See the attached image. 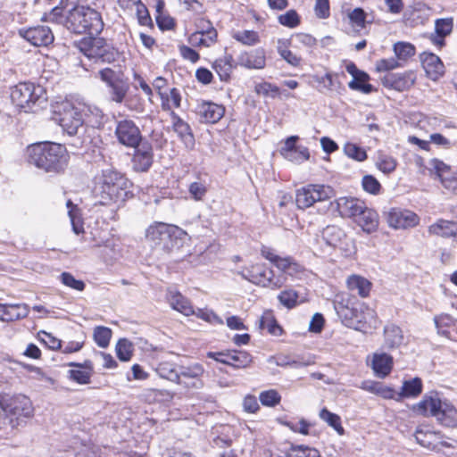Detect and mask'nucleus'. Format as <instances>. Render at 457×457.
<instances>
[{
  "mask_svg": "<svg viewBox=\"0 0 457 457\" xmlns=\"http://www.w3.org/2000/svg\"><path fill=\"white\" fill-rule=\"evenodd\" d=\"M336 204L337 209L342 217L352 218L353 220L365 207L362 201L354 197H339Z\"/></svg>",
  "mask_w": 457,
  "mask_h": 457,
  "instance_id": "5701e85b",
  "label": "nucleus"
},
{
  "mask_svg": "<svg viewBox=\"0 0 457 457\" xmlns=\"http://www.w3.org/2000/svg\"><path fill=\"white\" fill-rule=\"evenodd\" d=\"M186 235V231L179 227L163 222H154L145 230L146 239L166 252L178 247L179 241Z\"/></svg>",
  "mask_w": 457,
  "mask_h": 457,
  "instance_id": "0eeeda50",
  "label": "nucleus"
},
{
  "mask_svg": "<svg viewBox=\"0 0 457 457\" xmlns=\"http://www.w3.org/2000/svg\"><path fill=\"white\" fill-rule=\"evenodd\" d=\"M117 141L125 147L137 148L142 143V134L137 125L129 119L116 122L114 130Z\"/></svg>",
  "mask_w": 457,
  "mask_h": 457,
  "instance_id": "dca6fc26",
  "label": "nucleus"
},
{
  "mask_svg": "<svg viewBox=\"0 0 457 457\" xmlns=\"http://www.w3.org/2000/svg\"><path fill=\"white\" fill-rule=\"evenodd\" d=\"M427 170L431 177L437 178L449 192L457 195V170H453L444 162L434 158L429 160Z\"/></svg>",
  "mask_w": 457,
  "mask_h": 457,
  "instance_id": "2eb2a0df",
  "label": "nucleus"
},
{
  "mask_svg": "<svg viewBox=\"0 0 457 457\" xmlns=\"http://www.w3.org/2000/svg\"><path fill=\"white\" fill-rule=\"evenodd\" d=\"M60 280L67 287L79 292L83 291L86 287L84 281L76 279L71 273L66 271L60 275Z\"/></svg>",
  "mask_w": 457,
  "mask_h": 457,
  "instance_id": "680f3d73",
  "label": "nucleus"
},
{
  "mask_svg": "<svg viewBox=\"0 0 457 457\" xmlns=\"http://www.w3.org/2000/svg\"><path fill=\"white\" fill-rule=\"evenodd\" d=\"M393 363L391 355L386 353H374L371 360V368L378 378H384L390 374Z\"/></svg>",
  "mask_w": 457,
  "mask_h": 457,
  "instance_id": "c756f323",
  "label": "nucleus"
},
{
  "mask_svg": "<svg viewBox=\"0 0 457 457\" xmlns=\"http://www.w3.org/2000/svg\"><path fill=\"white\" fill-rule=\"evenodd\" d=\"M116 354L122 361H128L131 359L133 354V345L126 338H121L116 344Z\"/></svg>",
  "mask_w": 457,
  "mask_h": 457,
  "instance_id": "3c124183",
  "label": "nucleus"
},
{
  "mask_svg": "<svg viewBox=\"0 0 457 457\" xmlns=\"http://www.w3.org/2000/svg\"><path fill=\"white\" fill-rule=\"evenodd\" d=\"M195 30L188 37V43L195 47H211L218 41V31L205 18H197L194 22Z\"/></svg>",
  "mask_w": 457,
  "mask_h": 457,
  "instance_id": "f8f14e48",
  "label": "nucleus"
},
{
  "mask_svg": "<svg viewBox=\"0 0 457 457\" xmlns=\"http://www.w3.org/2000/svg\"><path fill=\"white\" fill-rule=\"evenodd\" d=\"M369 79L370 76L365 73V77L362 78V76H359L350 81L348 83V87L353 90L361 91L364 94H370L374 90V88L372 85L367 83Z\"/></svg>",
  "mask_w": 457,
  "mask_h": 457,
  "instance_id": "6e6d98bb",
  "label": "nucleus"
},
{
  "mask_svg": "<svg viewBox=\"0 0 457 457\" xmlns=\"http://www.w3.org/2000/svg\"><path fill=\"white\" fill-rule=\"evenodd\" d=\"M380 80L384 87L397 91L410 89L415 83L416 76L413 71L403 73H386Z\"/></svg>",
  "mask_w": 457,
  "mask_h": 457,
  "instance_id": "aec40b11",
  "label": "nucleus"
},
{
  "mask_svg": "<svg viewBox=\"0 0 457 457\" xmlns=\"http://www.w3.org/2000/svg\"><path fill=\"white\" fill-rule=\"evenodd\" d=\"M394 52L399 60H407L415 54V47L411 43L397 42L394 45Z\"/></svg>",
  "mask_w": 457,
  "mask_h": 457,
  "instance_id": "4d7b16f0",
  "label": "nucleus"
},
{
  "mask_svg": "<svg viewBox=\"0 0 457 457\" xmlns=\"http://www.w3.org/2000/svg\"><path fill=\"white\" fill-rule=\"evenodd\" d=\"M132 159L133 168L137 171H146L153 163V149L147 142H142L135 148Z\"/></svg>",
  "mask_w": 457,
  "mask_h": 457,
  "instance_id": "b1692460",
  "label": "nucleus"
},
{
  "mask_svg": "<svg viewBox=\"0 0 457 457\" xmlns=\"http://www.w3.org/2000/svg\"><path fill=\"white\" fill-rule=\"evenodd\" d=\"M278 22L287 28L294 29L300 25L301 17L294 9L288 10L287 12L278 17Z\"/></svg>",
  "mask_w": 457,
  "mask_h": 457,
  "instance_id": "603ef678",
  "label": "nucleus"
},
{
  "mask_svg": "<svg viewBox=\"0 0 457 457\" xmlns=\"http://www.w3.org/2000/svg\"><path fill=\"white\" fill-rule=\"evenodd\" d=\"M238 64L247 68L262 70L266 66V54L263 48L244 52L238 56Z\"/></svg>",
  "mask_w": 457,
  "mask_h": 457,
  "instance_id": "393cba45",
  "label": "nucleus"
},
{
  "mask_svg": "<svg viewBox=\"0 0 457 457\" xmlns=\"http://www.w3.org/2000/svg\"><path fill=\"white\" fill-rule=\"evenodd\" d=\"M111 337L112 330L107 327L98 326L94 329V339L99 347H107Z\"/></svg>",
  "mask_w": 457,
  "mask_h": 457,
  "instance_id": "864d4df0",
  "label": "nucleus"
},
{
  "mask_svg": "<svg viewBox=\"0 0 457 457\" xmlns=\"http://www.w3.org/2000/svg\"><path fill=\"white\" fill-rule=\"evenodd\" d=\"M415 439L421 446L432 451H440L441 448L450 447L445 439V436L438 431L432 430L428 426H419L414 434Z\"/></svg>",
  "mask_w": 457,
  "mask_h": 457,
  "instance_id": "a211bd4d",
  "label": "nucleus"
},
{
  "mask_svg": "<svg viewBox=\"0 0 457 457\" xmlns=\"http://www.w3.org/2000/svg\"><path fill=\"white\" fill-rule=\"evenodd\" d=\"M423 388L422 380L420 378H412L403 382L401 391L397 395L396 401L403 398H416Z\"/></svg>",
  "mask_w": 457,
  "mask_h": 457,
  "instance_id": "4c0bfd02",
  "label": "nucleus"
},
{
  "mask_svg": "<svg viewBox=\"0 0 457 457\" xmlns=\"http://www.w3.org/2000/svg\"><path fill=\"white\" fill-rule=\"evenodd\" d=\"M66 27L76 34H99L104 23L99 12L87 6H76L69 12L66 17Z\"/></svg>",
  "mask_w": 457,
  "mask_h": 457,
  "instance_id": "423d86ee",
  "label": "nucleus"
},
{
  "mask_svg": "<svg viewBox=\"0 0 457 457\" xmlns=\"http://www.w3.org/2000/svg\"><path fill=\"white\" fill-rule=\"evenodd\" d=\"M453 27L452 18L437 19L435 22L436 35L431 36V41L434 45L442 47L445 45V37L449 35Z\"/></svg>",
  "mask_w": 457,
  "mask_h": 457,
  "instance_id": "f704fd0d",
  "label": "nucleus"
},
{
  "mask_svg": "<svg viewBox=\"0 0 457 457\" xmlns=\"http://www.w3.org/2000/svg\"><path fill=\"white\" fill-rule=\"evenodd\" d=\"M413 411L422 416H432L442 425L457 427V410L446 400L442 401L437 393L427 394L422 400L412 407Z\"/></svg>",
  "mask_w": 457,
  "mask_h": 457,
  "instance_id": "20e7f679",
  "label": "nucleus"
},
{
  "mask_svg": "<svg viewBox=\"0 0 457 457\" xmlns=\"http://www.w3.org/2000/svg\"><path fill=\"white\" fill-rule=\"evenodd\" d=\"M261 253L262 257L273 263L279 270L290 277L301 278L305 272L304 267L294 258L279 256L270 247L262 246Z\"/></svg>",
  "mask_w": 457,
  "mask_h": 457,
  "instance_id": "4468645a",
  "label": "nucleus"
},
{
  "mask_svg": "<svg viewBox=\"0 0 457 457\" xmlns=\"http://www.w3.org/2000/svg\"><path fill=\"white\" fill-rule=\"evenodd\" d=\"M255 92L258 95H262L264 96H271L275 97L278 95L279 89L277 86L269 83V82H262L256 84Z\"/></svg>",
  "mask_w": 457,
  "mask_h": 457,
  "instance_id": "338daca9",
  "label": "nucleus"
},
{
  "mask_svg": "<svg viewBox=\"0 0 457 457\" xmlns=\"http://www.w3.org/2000/svg\"><path fill=\"white\" fill-rule=\"evenodd\" d=\"M251 362V355L245 351H230L228 354H227V359L221 360V363L230 365L237 369L247 368Z\"/></svg>",
  "mask_w": 457,
  "mask_h": 457,
  "instance_id": "58836bf2",
  "label": "nucleus"
},
{
  "mask_svg": "<svg viewBox=\"0 0 457 457\" xmlns=\"http://www.w3.org/2000/svg\"><path fill=\"white\" fill-rule=\"evenodd\" d=\"M204 367L199 363L182 366L178 373L176 382L188 390H198L204 386Z\"/></svg>",
  "mask_w": 457,
  "mask_h": 457,
  "instance_id": "f3484780",
  "label": "nucleus"
},
{
  "mask_svg": "<svg viewBox=\"0 0 457 457\" xmlns=\"http://www.w3.org/2000/svg\"><path fill=\"white\" fill-rule=\"evenodd\" d=\"M346 287L348 290L356 291L361 297L366 298L370 293L372 284L366 278L353 274L346 278Z\"/></svg>",
  "mask_w": 457,
  "mask_h": 457,
  "instance_id": "473e14b6",
  "label": "nucleus"
},
{
  "mask_svg": "<svg viewBox=\"0 0 457 457\" xmlns=\"http://www.w3.org/2000/svg\"><path fill=\"white\" fill-rule=\"evenodd\" d=\"M260 328L262 329H266L273 336H279L282 332L281 327L277 323V320L270 311H266L262 315L260 319Z\"/></svg>",
  "mask_w": 457,
  "mask_h": 457,
  "instance_id": "c03bdc74",
  "label": "nucleus"
},
{
  "mask_svg": "<svg viewBox=\"0 0 457 457\" xmlns=\"http://www.w3.org/2000/svg\"><path fill=\"white\" fill-rule=\"evenodd\" d=\"M284 158L291 162L300 164L309 160L310 152L307 147L298 145V147L295 150L292 151L290 154L284 156Z\"/></svg>",
  "mask_w": 457,
  "mask_h": 457,
  "instance_id": "13d9d810",
  "label": "nucleus"
},
{
  "mask_svg": "<svg viewBox=\"0 0 457 457\" xmlns=\"http://www.w3.org/2000/svg\"><path fill=\"white\" fill-rule=\"evenodd\" d=\"M287 457H321L320 453L312 447L304 445H293L290 447Z\"/></svg>",
  "mask_w": 457,
  "mask_h": 457,
  "instance_id": "5fc2aeb1",
  "label": "nucleus"
},
{
  "mask_svg": "<svg viewBox=\"0 0 457 457\" xmlns=\"http://www.w3.org/2000/svg\"><path fill=\"white\" fill-rule=\"evenodd\" d=\"M27 160L30 164L46 172L61 173L69 162V153L63 145L37 143L28 146Z\"/></svg>",
  "mask_w": 457,
  "mask_h": 457,
  "instance_id": "f257e3e1",
  "label": "nucleus"
},
{
  "mask_svg": "<svg viewBox=\"0 0 457 457\" xmlns=\"http://www.w3.org/2000/svg\"><path fill=\"white\" fill-rule=\"evenodd\" d=\"M232 37L237 42L252 46L260 43V36L258 32L254 30H239L233 33Z\"/></svg>",
  "mask_w": 457,
  "mask_h": 457,
  "instance_id": "49530a36",
  "label": "nucleus"
},
{
  "mask_svg": "<svg viewBox=\"0 0 457 457\" xmlns=\"http://www.w3.org/2000/svg\"><path fill=\"white\" fill-rule=\"evenodd\" d=\"M89 113L96 117L102 116V112L97 107L80 102L66 101L61 104L59 110V123L68 135L73 136L83 125L84 117H87Z\"/></svg>",
  "mask_w": 457,
  "mask_h": 457,
  "instance_id": "39448f33",
  "label": "nucleus"
},
{
  "mask_svg": "<svg viewBox=\"0 0 457 457\" xmlns=\"http://www.w3.org/2000/svg\"><path fill=\"white\" fill-rule=\"evenodd\" d=\"M191 197L195 201H202L207 193V187L203 182H193L188 187Z\"/></svg>",
  "mask_w": 457,
  "mask_h": 457,
  "instance_id": "774afa93",
  "label": "nucleus"
},
{
  "mask_svg": "<svg viewBox=\"0 0 457 457\" xmlns=\"http://www.w3.org/2000/svg\"><path fill=\"white\" fill-rule=\"evenodd\" d=\"M434 323L439 335L450 337L449 328L455 325L456 320L451 315L442 313L434 317Z\"/></svg>",
  "mask_w": 457,
  "mask_h": 457,
  "instance_id": "a18cd8bd",
  "label": "nucleus"
},
{
  "mask_svg": "<svg viewBox=\"0 0 457 457\" xmlns=\"http://www.w3.org/2000/svg\"><path fill=\"white\" fill-rule=\"evenodd\" d=\"M259 399L262 405L273 407L279 403L281 396L275 389H270L262 392Z\"/></svg>",
  "mask_w": 457,
  "mask_h": 457,
  "instance_id": "052dcab7",
  "label": "nucleus"
},
{
  "mask_svg": "<svg viewBox=\"0 0 457 457\" xmlns=\"http://www.w3.org/2000/svg\"><path fill=\"white\" fill-rule=\"evenodd\" d=\"M244 279H246L255 285L279 288L284 285V279L280 277H275L272 270L263 264H254L249 269L239 272Z\"/></svg>",
  "mask_w": 457,
  "mask_h": 457,
  "instance_id": "9b49d317",
  "label": "nucleus"
},
{
  "mask_svg": "<svg viewBox=\"0 0 457 457\" xmlns=\"http://www.w3.org/2000/svg\"><path fill=\"white\" fill-rule=\"evenodd\" d=\"M422 66L429 79L437 80L445 73V65L441 59L432 53H423L421 55Z\"/></svg>",
  "mask_w": 457,
  "mask_h": 457,
  "instance_id": "a878e982",
  "label": "nucleus"
},
{
  "mask_svg": "<svg viewBox=\"0 0 457 457\" xmlns=\"http://www.w3.org/2000/svg\"><path fill=\"white\" fill-rule=\"evenodd\" d=\"M192 315H195L197 318L211 324H223V320L216 313L209 309H197Z\"/></svg>",
  "mask_w": 457,
  "mask_h": 457,
  "instance_id": "0e129e2a",
  "label": "nucleus"
},
{
  "mask_svg": "<svg viewBox=\"0 0 457 457\" xmlns=\"http://www.w3.org/2000/svg\"><path fill=\"white\" fill-rule=\"evenodd\" d=\"M172 127L185 145L192 149L195 145V137L189 125L184 121L175 112H171Z\"/></svg>",
  "mask_w": 457,
  "mask_h": 457,
  "instance_id": "cd10ccee",
  "label": "nucleus"
},
{
  "mask_svg": "<svg viewBox=\"0 0 457 457\" xmlns=\"http://www.w3.org/2000/svg\"><path fill=\"white\" fill-rule=\"evenodd\" d=\"M354 221L362 228L366 233H372L378 229V214L376 211L368 208L366 205L361 213H360Z\"/></svg>",
  "mask_w": 457,
  "mask_h": 457,
  "instance_id": "7c9ffc66",
  "label": "nucleus"
},
{
  "mask_svg": "<svg viewBox=\"0 0 457 457\" xmlns=\"http://www.w3.org/2000/svg\"><path fill=\"white\" fill-rule=\"evenodd\" d=\"M429 236L441 237L444 238L457 237V224L453 221L438 219L428 228Z\"/></svg>",
  "mask_w": 457,
  "mask_h": 457,
  "instance_id": "c85d7f7f",
  "label": "nucleus"
},
{
  "mask_svg": "<svg viewBox=\"0 0 457 457\" xmlns=\"http://www.w3.org/2000/svg\"><path fill=\"white\" fill-rule=\"evenodd\" d=\"M232 61V56L226 54L213 62L212 68L219 75L220 80L227 81L230 78L233 70Z\"/></svg>",
  "mask_w": 457,
  "mask_h": 457,
  "instance_id": "79ce46f5",
  "label": "nucleus"
},
{
  "mask_svg": "<svg viewBox=\"0 0 457 457\" xmlns=\"http://www.w3.org/2000/svg\"><path fill=\"white\" fill-rule=\"evenodd\" d=\"M322 242L331 248H338L342 251L348 250V238L345 233L337 226H328L321 234Z\"/></svg>",
  "mask_w": 457,
  "mask_h": 457,
  "instance_id": "412c9836",
  "label": "nucleus"
},
{
  "mask_svg": "<svg viewBox=\"0 0 457 457\" xmlns=\"http://www.w3.org/2000/svg\"><path fill=\"white\" fill-rule=\"evenodd\" d=\"M337 313L342 322L348 328L367 332L378 325V317L375 310L361 302L351 303L349 297H342L335 303Z\"/></svg>",
  "mask_w": 457,
  "mask_h": 457,
  "instance_id": "f03ea898",
  "label": "nucleus"
},
{
  "mask_svg": "<svg viewBox=\"0 0 457 457\" xmlns=\"http://www.w3.org/2000/svg\"><path fill=\"white\" fill-rule=\"evenodd\" d=\"M320 418L332 427L339 435L344 434V428L341 425L340 417L329 411L326 408L322 409L320 412Z\"/></svg>",
  "mask_w": 457,
  "mask_h": 457,
  "instance_id": "8fccbe9b",
  "label": "nucleus"
},
{
  "mask_svg": "<svg viewBox=\"0 0 457 457\" xmlns=\"http://www.w3.org/2000/svg\"><path fill=\"white\" fill-rule=\"evenodd\" d=\"M4 321L10 322L28 316L29 309L25 303H4Z\"/></svg>",
  "mask_w": 457,
  "mask_h": 457,
  "instance_id": "a19ab883",
  "label": "nucleus"
},
{
  "mask_svg": "<svg viewBox=\"0 0 457 457\" xmlns=\"http://www.w3.org/2000/svg\"><path fill=\"white\" fill-rule=\"evenodd\" d=\"M335 195L334 189L327 185L310 184L296 191L295 202L300 209H306L317 202H323Z\"/></svg>",
  "mask_w": 457,
  "mask_h": 457,
  "instance_id": "9d476101",
  "label": "nucleus"
},
{
  "mask_svg": "<svg viewBox=\"0 0 457 457\" xmlns=\"http://www.w3.org/2000/svg\"><path fill=\"white\" fill-rule=\"evenodd\" d=\"M155 371L161 378L172 382H176L178 378L179 371L175 370V365L169 361L159 362L155 368Z\"/></svg>",
  "mask_w": 457,
  "mask_h": 457,
  "instance_id": "09e8293b",
  "label": "nucleus"
},
{
  "mask_svg": "<svg viewBox=\"0 0 457 457\" xmlns=\"http://www.w3.org/2000/svg\"><path fill=\"white\" fill-rule=\"evenodd\" d=\"M361 185L363 189L371 194V195H378L380 192L381 185L378 181V179L371 176V175H365L362 178Z\"/></svg>",
  "mask_w": 457,
  "mask_h": 457,
  "instance_id": "69168bd1",
  "label": "nucleus"
},
{
  "mask_svg": "<svg viewBox=\"0 0 457 457\" xmlns=\"http://www.w3.org/2000/svg\"><path fill=\"white\" fill-rule=\"evenodd\" d=\"M278 301L281 304L286 306L288 309L294 308L299 303V295L298 293L293 289H287L282 291L278 296Z\"/></svg>",
  "mask_w": 457,
  "mask_h": 457,
  "instance_id": "bf43d9fd",
  "label": "nucleus"
},
{
  "mask_svg": "<svg viewBox=\"0 0 457 457\" xmlns=\"http://www.w3.org/2000/svg\"><path fill=\"white\" fill-rule=\"evenodd\" d=\"M129 84L127 81L116 85L114 87L110 88V97L112 102L121 104L129 91Z\"/></svg>",
  "mask_w": 457,
  "mask_h": 457,
  "instance_id": "e2e57ef3",
  "label": "nucleus"
},
{
  "mask_svg": "<svg viewBox=\"0 0 457 457\" xmlns=\"http://www.w3.org/2000/svg\"><path fill=\"white\" fill-rule=\"evenodd\" d=\"M343 151L347 157L356 162H364L368 158L366 151L353 143H345L343 146Z\"/></svg>",
  "mask_w": 457,
  "mask_h": 457,
  "instance_id": "de8ad7c7",
  "label": "nucleus"
},
{
  "mask_svg": "<svg viewBox=\"0 0 457 457\" xmlns=\"http://www.w3.org/2000/svg\"><path fill=\"white\" fill-rule=\"evenodd\" d=\"M224 113L225 108L214 103L204 102L197 106V114L202 122L216 123L223 117Z\"/></svg>",
  "mask_w": 457,
  "mask_h": 457,
  "instance_id": "bb28decb",
  "label": "nucleus"
},
{
  "mask_svg": "<svg viewBox=\"0 0 457 457\" xmlns=\"http://www.w3.org/2000/svg\"><path fill=\"white\" fill-rule=\"evenodd\" d=\"M79 48L85 56L96 62L111 63L118 56V51L101 37H85L79 42Z\"/></svg>",
  "mask_w": 457,
  "mask_h": 457,
  "instance_id": "6e6552de",
  "label": "nucleus"
},
{
  "mask_svg": "<svg viewBox=\"0 0 457 457\" xmlns=\"http://www.w3.org/2000/svg\"><path fill=\"white\" fill-rule=\"evenodd\" d=\"M44 89L33 83H20L14 87L11 93L12 103L27 112L31 105L36 104L43 96Z\"/></svg>",
  "mask_w": 457,
  "mask_h": 457,
  "instance_id": "ddd939ff",
  "label": "nucleus"
},
{
  "mask_svg": "<svg viewBox=\"0 0 457 457\" xmlns=\"http://www.w3.org/2000/svg\"><path fill=\"white\" fill-rule=\"evenodd\" d=\"M161 98V106L162 109L165 112H174L173 109L179 108L181 104V95L179 90L173 87L170 90V93H165L162 95Z\"/></svg>",
  "mask_w": 457,
  "mask_h": 457,
  "instance_id": "37998d69",
  "label": "nucleus"
},
{
  "mask_svg": "<svg viewBox=\"0 0 457 457\" xmlns=\"http://www.w3.org/2000/svg\"><path fill=\"white\" fill-rule=\"evenodd\" d=\"M167 299L172 309L179 312L185 316H189L195 313V310L188 299L184 297L179 292L169 290L167 294Z\"/></svg>",
  "mask_w": 457,
  "mask_h": 457,
  "instance_id": "72a5a7b5",
  "label": "nucleus"
},
{
  "mask_svg": "<svg viewBox=\"0 0 457 457\" xmlns=\"http://www.w3.org/2000/svg\"><path fill=\"white\" fill-rule=\"evenodd\" d=\"M386 222L392 228L408 229L420 223V217L410 210L392 208L386 214Z\"/></svg>",
  "mask_w": 457,
  "mask_h": 457,
  "instance_id": "6ab92c4d",
  "label": "nucleus"
},
{
  "mask_svg": "<svg viewBox=\"0 0 457 457\" xmlns=\"http://www.w3.org/2000/svg\"><path fill=\"white\" fill-rule=\"evenodd\" d=\"M21 35L36 46H46L53 43L54 35L46 26H37L21 32Z\"/></svg>",
  "mask_w": 457,
  "mask_h": 457,
  "instance_id": "4be33fe9",
  "label": "nucleus"
},
{
  "mask_svg": "<svg viewBox=\"0 0 457 457\" xmlns=\"http://www.w3.org/2000/svg\"><path fill=\"white\" fill-rule=\"evenodd\" d=\"M403 330L395 324H387L384 328V346L393 350L399 348L403 344Z\"/></svg>",
  "mask_w": 457,
  "mask_h": 457,
  "instance_id": "2f4dec72",
  "label": "nucleus"
},
{
  "mask_svg": "<svg viewBox=\"0 0 457 457\" xmlns=\"http://www.w3.org/2000/svg\"><path fill=\"white\" fill-rule=\"evenodd\" d=\"M71 367L78 368L70 370V377L72 380L79 384H88L92 376L93 366L90 361H86L83 364L71 362L69 364Z\"/></svg>",
  "mask_w": 457,
  "mask_h": 457,
  "instance_id": "e433bc0d",
  "label": "nucleus"
},
{
  "mask_svg": "<svg viewBox=\"0 0 457 457\" xmlns=\"http://www.w3.org/2000/svg\"><path fill=\"white\" fill-rule=\"evenodd\" d=\"M0 407L12 420L15 419L17 422L31 417L34 411L31 401L23 395H0Z\"/></svg>",
  "mask_w": 457,
  "mask_h": 457,
  "instance_id": "1a4fd4ad",
  "label": "nucleus"
},
{
  "mask_svg": "<svg viewBox=\"0 0 457 457\" xmlns=\"http://www.w3.org/2000/svg\"><path fill=\"white\" fill-rule=\"evenodd\" d=\"M129 181L120 172L108 169L96 178L94 187L99 204L106 205L123 201L128 195Z\"/></svg>",
  "mask_w": 457,
  "mask_h": 457,
  "instance_id": "7ed1b4c3",
  "label": "nucleus"
},
{
  "mask_svg": "<svg viewBox=\"0 0 457 457\" xmlns=\"http://www.w3.org/2000/svg\"><path fill=\"white\" fill-rule=\"evenodd\" d=\"M375 165L384 174H390L395 170L397 167V161L392 155L383 151H378Z\"/></svg>",
  "mask_w": 457,
  "mask_h": 457,
  "instance_id": "ea45409f",
  "label": "nucleus"
},
{
  "mask_svg": "<svg viewBox=\"0 0 457 457\" xmlns=\"http://www.w3.org/2000/svg\"><path fill=\"white\" fill-rule=\"evenodd\" d=\"M291 39L279 38L277 42V51L279 56L293 67H299L302 62L301 56L290 50Z\"/></svg>",
  "mask_w": 457,
  "mask_h": 457,
  "instance_id": "c9c22d12",
  "label": "nucleus"
}]
</instances>
